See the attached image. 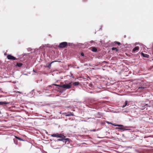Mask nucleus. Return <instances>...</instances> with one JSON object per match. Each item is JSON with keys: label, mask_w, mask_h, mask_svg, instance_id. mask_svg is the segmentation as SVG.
<instances>
[{"label": "nucleus", "mask_w": 153, "mask_h": 153, "mask_svg": "<svg viewBox=\"0 0 153 153\" xmlns=\"http://www.w3.org/2000/svg\"><path fill=\"white\" fill-rule=\"evenodd\" d=\"M68 43L66 42H62L59 44L58 47L61 48H65L68 45Z\"/></svg>", "instance_id": "obj_3"}, {"label": "nucleus", "mask_w": 153, "mask_h": 153, "mask_svg": "<svg viewBox=\"0 0 153 153\" xmlns=\"http://www.w3.org/2000/svg\"><path fill=\"white\" fill-rule=\"evenodd\" d=\"M91 131H96V129H93V130H91Z\"/></svg>", "instance_id": "obj_27"}, {"label": "nucleus", "mask_w": 153, "mask_h": 153, "mask_svg": "<svg viewBox=\"0 0 153 153\" xmlns=\"http://www.w3.org/2000/svg\"><path fill=\"white\" fill-rule=\"evenodd\" d=\"M112 50L113 51H118V49L116 48L113 47L112 48Z\"/></svg>", "instance_id": "obj_20"}, {"label": "nucleus", "mask_w": 153, "mask_h": 153, "mask_svg": "<svg viewBox=\"0 0 153 153\" xmlns=\"http://www.w3.org/2000/svg\"><path fill=\"white\" fill-rule=\"evenodd\" d=\"M7 57H12V58H13V57H14L13 56H11V55H7Z\"/></svg>", "instance_id": "obj_23"}, {"label": "nucleus", "mask_w": 153, "mask_h": 153, "mask_svg": "<svg viewBox=\"0 0 153 153\" xmlns=\"http://www.w3.org/2000/svg\"><path fill=\"white\" fill-rule=\"evenodd\" d=\"M73 84L74 86H77L79 85V82H75L73 83Z\"/></svg>", "instance_id": "obj_17"}, {"label": "nucleus", "mask_w": 153, "mask_h": 153, "mask_svg": "<svg viewBox=\"0 0 153 153\" xmlns=\"http://www.w3.org/2000/svg\"><path fill=\"white\" fill-rule=\"evenodd\" d=\"M65 116H66V117L70 116H73L74 115V114L73 112H68L67 113L65 114Z\"/></svg>", "instance_id": "obj_8"}, {"label": "nucleus", "mask_w": 153, "mask_h": 153, "mask_svg": "<svg viewBox=\"0 0 153 153\" xmlns=\"http://www.w3.org/2000/svg\"><path fill=\"white\" fill-rule=\"evenodd\" d=\"M90 42L91 43H95L94 42L93 40H91V41H90Z\"/></svg>", "instance_id": "obj_25"}, {"label": "nucleus", "mask_w": 153, "mask_h": 153, "mask_svg": "<svg viewBox=\"0 0 153 153\" xmlns=\"http://www.w3.org/2000/svg\"><path fill=\"white\" fill-rule=\"evenodd\" d=\"M54 85L56 86L62 87V85H57L56 84H54Z\"/></svg>", "instance_id": "obj_21"}, {"label": "nucleus", "mask_w": 153, "mask_h": 153, "mask_svg": "<svg viewBox=\"0 0 153 153\" xmlns=\"http://www.w3.org/2000/svg\"><path fill=\"white\" fill-rule=\"evenodd\" d=\"M51 136L53 137H56L61 138V139H58L56 140L57 141H62L65 143L67 142H68V143H69V139L68 138L65 139V136L61 134H59L58 133L53 134H51Z\"/></svg>", "instance_id": "obj_2"}, {"label": "nucleus", "mask_w": 153, "mask_h": 153, "mask_svg": "<svg viewBox=\"0 0 153 153\" xmlns=\"http://www.w3.org/2000/svg\"><path fill=\"white\" fill-rule=\"evenodd\" d=\"M9 104V102H7L6 101L0 102V105H3L4 104Z\"/></svg>", "instance_id": "obj_12"}, {"label": "nucleus", "mask_w": 153, "mask_h": 153, "mask_svg": "<svg viewBox=\"0 0 153 153\" xmlns=\"http://www.w3.org/2000/svg\"><path fill=\"white\" fill-rule=\"evenodd\" d=\"M15 137L16 139L19 140L20 141H24L25 140L23 139L22 138L20 137H18L16 136H15Z\"/></svg>", "instance_id": "obj_14"}, {"label": "nucleus", "mask_w": 153, "mask_h": 153, "mask_svg": "<svg viewBox=\"0 0 153 153\" xmlns=\"http://www.w3.org/2000/svg\"><path fill=\"white\" fill-rule=\"evenodd\" d=\"M62 88H64L68 89L71 88V86L70 84H65L62 85Z\"/></svg>", "instance_id": "obj_4"}, {"label": "nucleus", "mask_w": 153, "mask_h": 153, "mask_svg": "<svg viewBox=\"0 0 153 153\" xmlns=\"http://www.w3.org/2000/svg\"><path fill=\"white\" fill-rule=\"evenodd\" d=\"M17 139H16L15 138L13 139V142L16 145H17L18 144V141Z\"/></svg>", "instance_id": "obj_16"}, {"label": "nucleus", "mask_w": 153, "mask_h": 153, "mask_svg": "<svg viewBox=\"0 0 153 153\" xmlns=\"http://www.w3.org/2000/svg\"><path fill=\"white\" fill-rule=\"evenodd\" d=\"M116 43L118 44V45H120V43L119 42H116Z\"/></svg>", "instance_id": "obj_28"}, {"label": "nucleus", "mask_w": 153, "mask_h": 153, "mask_svg": "<svg viewBox=\"0 0 153 153\" xmlns=\"http://www.w3.org/2000/svg\"><path fill=\"white\" fill-rule=\"evenodd\" d=\"M87 58H81L80 60L82 62L84 63L85 62V60H85Z\"/></svg>", "instance_id": "obj_15"}, {"label": "nucleus", "mask_w": 153, "mask_h": 153, "mask_svg": "<svg viewBox=\"0 0 153 153\" xmlns=\"http://www.w3.org/2000/svg\"><path fill=\"white\" fill-rule=\"evenodd\" d=\"M137 45V43H136L135 44V45Z\"/></svg>", "instance_id": "obj_31"}, {"label": "nucleus", "mask_w": 153, "mask_h": 153, "mask_svg": "<svg viewBox=\"0 0 153 153\" xmlns=\"http://www.w3.org/2000/svg\"><path fill=\"white\" fill-rule=\"evenodd\" d=\"M33 90H32V91L31 92H30L29 93V94H28V95L30 97H33V95H34V94L33 92Z\"/></svg>", "instance_id": "obj_11"}, {"label": "nucleus", "mask_w": 153, "mask_h": 153, "mask_svg": "<svg viewBox=\"0 0 153 153\" xmlns=\"http://www.w3.org/2000/svg\"><path fill=\"white\" fill-rule=\"evenodd\" d=\"M139 48L138 46L135 47L134 48L132 51V53H136L139 50Z\"/></svg>", "instance_id": "obj_7"}, {"label": "nucleus", "mask_w": 153, "mask_h": 153, "mask_svg": "<svg viewBox=\"0 0 153 153\" xmlns=\"http://www.w3.org/2000/svg\"><path fill=\"white\" fill-rule=\"evenodd\" d=\"M152 60H153V59H152Z\"/></svg>", "instance_id": "obj_33"}, {"label": "nucleus", "mask_w": 153, "mask_h": 153, "mask_svg": "<svg viewBox=\"0 0 153 153\" xmlns=\"http://www.w3.org/2000/svg\"><path fill=\"white\" fill-rule=\"evenodd\" d=\"M128 102L127 101H126L125 102V103L123 104L122 106V107L123 108L125 107L126 106H128Z\"/></svg>", "instance_id": "obj_13"}, {"label": "nucleus", "mask_w": 153, "mask_h": 153, "mask_svg": "<svg viewBox=\"0 0 153 153\" xmlns=\"http://www.w3.org/2000/svg\"><path fill=\"white\" fill-rule=\"evenodd\" d=\"M8 59H13V60H15L17 59L16 58H7Z\"/></svg>", "instance_id": "obj_22"}, {"label": "nucleus", "mask_w": 153, "mask_h": 153, "mask_svg": "<svg viewBox=\"0 0 153 153\" xmlns=\"http://www.w3.org/2000/svg\"><path fill=\"white\" fill-rule=\"evenodd\" d=\"M141 56H143L144 57H149V55L143 53V52H142L140 53Z\"/></svg>", "instance_id": "obj_10"}, {"label": "nucleus", "mask_w": 153, "mask_h": 153, "mask_svg": "<svg viewBox=\"0 0 153 153\" xmlns=\"http://www.w3.org/2000/svg\"><path fill=\"white\" fill-rule=\"evenodd\" d=\"M152 54H153V48L152 49Z\"/></svg>", "instance_id": "obj_29"}, {"label": "nucleus", "mask_w": 153, "mask_h": 153, "mask_svg": "<svg viewBox=\"0 0 153 153\" xmlns=\"http://www.w3.org/2000/svg\"><path fill=\"white\" fill-rule=\"evenodd\" d=\"M61 62V61H52V62H51V63H48V64H47L46 65L44 66V67L45 68H50L51 67V64L53 63L54 62Z\"/></svg>", "instance_id": "obj_5"}, {"label": "nucleus", "mask_w": 153, "mask_h": 153, "mask_svg": "<svg viewBox=\"0 0 153 153\" xmlns=\"http://www.w3.org/2000/svg\"><path fill=\"white\" fill-rule=\"evenodd\" d=\"M128 128V127L127 126H125L124 127H120L117 128L120 130H122L123 131H124L125 130H129V129L127 128Z\"/></svg>", "instance_id": "obj_6"}, {"label": "nucleus", "mask_w": 153, "mask_h": 153, "mask_svg": "<svg viewBox=\"0 0 153 153\" xmlns=\"http://www.w3.org/2000/svg\"><path fill=\"white\" fill-rule=\"evenodd\" d=\"M22 64L21 63H17L16 65L18 67H20L22 66Z\"/></svg>", "instance_id": "obj_18"}, {"label": "nucleus", "mask_w": 153, "mask_h": 153, "mask_svg": "<svg viewBox=\"0 0 153 153\" xmlns=\"http://www.w3.org/2000/svg\"><path fill=\"white\" fill-rule=\"evenodd\" d=\"M106 123L108 124H111L112 125H113V123H111L109 122L108 121H106Z\"/></svg>", "instance_id": "obj_24"}, {"label": "nucleus", "mask_w": 153, "mask_h": 153, "mask_svg": "<svg viewBox=\"0 0 153 153\" xmlns=\"http://www.w3.org/2000/svg\"><path fill=\"white\" fill-rule=\"evenodd\" d=\"M91 50L94 52H96L97 51V48L94 47H92L90 48Z\"/></svg>", "instance_id": "obj_9"}, {"label": "nucleus", "mask_w": 153, "mask_h": 153, "mask_svg": "<svg viewBox=\"0 0 153 153\" xmlns=\"http://www.w3.org/2000/svg\"><path fill=\"white\" fill-rule=\"evenodd\" d=\"M81 56H84V54L83 53H81Z\"/></svg>", "instance_id": "obj_26"}, {"label": "nucleus", "mask_w": 153, "mask_h": 153, "mask_svg": "<svg viewBox=\"0 0 153 153\" xmlns=\"http://www.w3.org/2000/svg\"><path fill=\"white\" fill-rule=\"evenodd\" d=\"M33 71L35 72H36V71H35V70H33Z\"/></svg>", "instance_id": "obj_30"}, {"label": "nucleus", "mask_w": 153, "mask_h": 153, "mask_svg": "<svg viewBox=\"0 0 153 153\" xmlns=\"http://www.w3.org/2000/svg\"><path fill=\"white\" fill-rule=\"evenodd\" d=\"M6 53H4V55H6Z\"/></svg>", "instance_id": "obj_32"}, {"label": "nucleus", "mask_w": 153, "mask_h": 153, "mask_svg": "<svg viewBox=\"0 0 153 153\" xmlns=\"http://www.w3.org/2000/svg\"><path fill=\"white\" fill-rule=\"evenodd\" d=\"M46 47L43 45L40 46L39 48L40 50L39 49H32L30 48H28L27 50L28 51H31V53H25L23 54L22 56V57H45L47 55L45 54V52H42V53H39L40 51H42L43 50H45Z\"/></svg>", "instance_id": "obj_1"}, {"label": "nucleus", "mask_w": 153, "mask_h": 153, "mask_svg": "<svg viewBox=\"0 0 153 153\" xmlns=\"http://www.w3.org/2000/svg\"><path fill=\"white\" fill-rule=\"evenodd\" d=\"M113 125L114 126H119L120 127H123V126L121 125H118V124H113Z\"/></svg>", "instance_id": "obj_19"}]
</instances>
